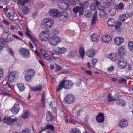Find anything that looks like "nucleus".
<instances>
[{
  "label": "nucleus",
  "instance_id": "7ed1b4c3",
  "mask_svg": "<svg viewBox=\"0 0 133 133\" xmlns=\"http://www.w3.org/2000/svg\"><path fill=\"white\" fill-rule=\"evenodd\" d=\"M70 3L69 0H66L63 2H59L58 5L59 7L61 9L68 10H69L68 5Z\"/></svg>",
  "mask_w": 133,
  "mask_h": 133
},
{
  "label": "nucleus",
  "instance_id": "4468645a",
  "mask_svg": "<svg viewBox=\"0 0 133 133\" xmlns=\"http://www.w3.org/2000/svg\"><path fill=\"white\" fill-rule=\"evenodd\" d=\"M131 15L129 13H127L125 14H122L120 15L119 19L122 22H124L128 18L130 17Z\"/></svg>",
  "mask_w": 133,
  "mask_h": 133
},
{
  "label": "nucleus",
  "instance_id": "aec40b11",
  "mask_svg": "<svg viewBox=\"0 0 133 133\" xmlns=\"http://www.w3.org/2000/svg\"><path fill=\"white\" fill-rule=\"evenodd\" d=\"M46 120L48 121H51L53 118H54V117L52 114L51 113L50 111H48L46 115Z\"/></svg>",
  "mask_w": 133,
  "mask_h": 133
},
{
  "label": "nucleus",
  "instance_id": "774afa93",
  "mask_svg": "<svg viewBox=\"0 0 133 133\" xmlns=\"http://www.w3.org/2000/svg\"><path fill=\"white\" fill-rule=\"evenodd\" d=\"M12 36L13 37H14V38H15L17 39H18L19 40H21L22 39L21 38L18 36H17L16 35H12Z\"/></svg>",
  "mask_w": 133,
  "mask_h": 133
},
{
  "label": "nucleus",
  "instance_id": "49530a36",
  "mask_svg": "<svg viewBox=\"0 0 133 133\" xmlns=\"http://www.w3.org/2000/svg\"><path fill=\"white\" fill-rule=\"evenodd\" d=\"M25 33L26 35L30 38V37H32V36H31L30 33V30L27 28L25 32Z\"/></svg>",
  "mask_w": 133,
  "mask_h": 133
},
{
  "label": "nucleus",
  "instance_id": "4d7b16f0",
  "mask_svg": "<svg viewBox=\"0 0 133 133\" xmlns=\"http://www.w3.org/2000/svg\"><path fill=\"white\" fill-rule=\"evenodd\" d=\"M7 51L8 53L12 56H14L12 50L11 48H9L7 49Z\"/></svg>",
  "mask_w": 133,
  "mask_h": 133
},
{
  "label": "nucleus",
  "instance_id": "e2e57ef3",
  "mask_svg": "<svg viewBox=\"0 0 133 133\" xmlns=\"http://www.w3.org/2000/svg\"><path fill=\"white\" fill-rule=\"evenodd\" d=\"M114 69V67L113 66H112L110 67H109L108 68V72H111L112 71L113 69Z\"/></svg>",
  "mask_w": 133,
  "mask_h": 133
},
{
  "label": "nucleus",
  "instance_id": "f3484780",
  "mask_svg": "<svg viewBox=\"0 0 133 133\" xmlns=\"http://www.w3.org/2000/svg\"><path fill=\"white\" fill-rule=\"evenodd\" d=\"M124 40L122 38L117 37L114 39L115 43L117 45H121L124 42Z\"/></svg>",
  "mask_w": 133,
  "mask_h": 133
},
{
  "label": "nucleus",
  "instance_id": "7c9ffc66",
  "mask_svg": "<svg viewBox=\"0 0 133 133\" xmlns=\"http://www.w3.org/2000/svg\"><path fill=\"white\" fill-rule=\"evenodd\" d=\"M65 117L66 118V119L65 120V122H69L70 123L74 124L75 123L74 121L70 118L69 117H68V116L66 113L64 115Z\"/></svg>",
  "mask_w": 133,
  "mask_h": 133
},
{
  "label": "nucleus",
  "instance_id": "69168bd1",
  "mask_svg": "<svg viewBox=\"0 0 133 133\" xmlns=\"http://www.w3.org/2000/svg\"><path fill=\"white\" fill-rule=\"evenodd\" d=\"M90 8L92 10H95L96 9V6L92 4L90 6Z\"/></svg>",
  "mask_w": 133,
  "mask_h": 133
},
{
  "label": "nucleus",
  "instance_id": "b1692460",
  "mask_svg": "<svg viewBox=\"0 0 133 133\" xmlns=\"http://www.w3.org/2000/svg\"><path fill=\"white\" fill-rule=\"evenodd\" d=\"M30 0H18L17 4L18 5H21L23 6L27 3H29Z\"/></svg>",
  "mask_w": 133,
  "mask_h": 133
},
{
  "label": "nucleus",
  "instance_id": "39448f33",
  "mask_svg": "<svg viewBox=\"0 0 133 133\" xmlns=\"http://www.w3.org/2000/svg\"><path fill=\"white\" fill-rule=\"evenodd\" d=\"M42 22L46 28L49 29L52 26L54 21L52 19L48 18L43 20Z\"/></svg>",
  "mask_w": 133,
  "mask_h": 133
},
{
  "label": "nucleus",
  "instance_id": "a19ab883",
  "mask_svg": "<svg viewBox=\"0 0 133 133\" xmlns=\"http://www.w3.org/2000/svg\"><path fill=\"white\" fill-rule=\"evenodd\" d=\"M91 39L92 41H96L97 40V36L96 34H92L91 35Z\"/></svg>",
  "mask_w": 133,
  "mask_h": 133
},
{
  "label": "nucleus",
  "instance_id": "0e129e2a",
  "mask_svg": "<svg viewBox=\"0 0 133 133\" xmlns=\"http://www.w3.org/2000/svg\"><path fill=\"white\" fill-rule=\"evenodd\" d=\"M83 9L82 7H81V9L79 11V15H83L84 12Z\"/></svg>",
  "mask_w": 133,
  "mask_h": 133
},
{
  "label": "nucleus",
  "instance_id": "79ce46f5",
  "mask_svg": "<svg viewBox=\"0 0 133 133\" xmlns=\"http://www.w3.org/2000/svg\"><path fill=\"white\" fill-rule=\"evenodd\" d=\"M115 27L116 29H118L122 25V23L119 22H117L115 24Z\"/></svg>",
  "mask_w": 133,
  "mask_h": 133
},
{
  "label": "nucleus",
  "instance_id": "6e6552de",
  "mask_svg": "<svg viewBox=\"0 0 133 133\" xmlns=\"http://www.w3.org/2000/svg\"><path fill=\"white\" fill-rule=\"evenodd\" d=\"M49 32L48 31H42L39 35V38L42 41L48 40Z\"/></svg>",
  "mask_w": 133,
  "mask_h": 133
},
{
  "label": "nucleus",
  "instance_id": "f257e3e1",
  "mask_svg": "<svg viewBox=\"0 0 133 133\" xmlns=\"http://www.w3.org/2000/svg\"><path fill=\"white\" fill-rule=\"evenodd\" d=\"M74 85V83L71 81L68 80H63L59 84L57 89V92L60 90L62 88L65 89L71 88Z\"/></svg>",
  "mask_w": 133,
  "mask_h": 133
},
{
  "label": "nucleus",
  "instance_id": "680f3d73",
  "mask_svg": "<svg viewBox=\"0 0 133 133\" xmlns=\"http://www.w3.org/2000/svg\"><path fill=\"white\" fill-rule=\"evenodd\" d=\"M61 69V67L57 65H56V68L55 69V71H59Z\"/></svg>",
  "mask_w": 133,
  "mask_h": 133
},
{
  "label": "nucleus",
  "instance_id": "bf43d9fd",
  "mask_svg": "<svg viewBox=\"0 0 133 133\" xmlns=\"http://www.w3.org/2000/svg\"><path fill=\"white\" fill-rule=\"evenodd\" d=\"M40 51L41 53V54L43 55V56H44L45 55H46V52L43 49H40Z\"/></svg>",
  "mask_w": 133,
  "mask_h": 133
},
{
  "label": "nucleus",
  "instance_id": "ea45409f",
  "mask_svg": "<svg viewBox=\"0 0 133 133\" xmlns=\"http://www.w3.org/2000/svg\"><path fill=\"white\" fill-rule=\"evenodd\" d=\"M128 46L130 50L133 52V42H129L128 43Z\"/></svg>",
  "mask_w": 133,
  "mask_h": 133
},
{
  "label": "nucleus",
  "instance_id": "9b49d317",
  "mask_svg": "<svg viewBox=\"0 0 133 133\" xmlns=\"http://www.w3.org/2000/svg\"><path fill=\"white\" fill-rule=\"evenodd\" d=\"M118 63L119 66L120 68L124 69L127 66V61L126 59L122 58H120L118 61Z\"/></svg>",
  "mask_w": 133,
  "mask_h": 133
},
{
  "label": "nucleus",
  "instance_id": "a211bd4d",
  "mask_svg": "<svg viewBox=\"0 0 133 133\" xmlns=\"http://www.w3.org/2000/svg\"><path fill=\"white\" fill-rule=\"evenodd\" d=\"M118 51L121 57L123 56L126 52L125 48L123 46H121L118 49Z\"/></svg>",
  "mask_w": 133,
  "mask_h": 133
},
{
  "label": "nucleus",
  "instance_id": "a18cd8bd",
  "mask_svg": "<svg viewBox=\"0 0 133 133\" xmlns=\"http://www.w3.org/2000/svg\"><path fill=\"white\" fill-rule=\"evenodd\" d=\"M81 9V6H78L74 8L73 10L74 12L75 13H77Z\"/></svg>",
  "mask_w": 133,
  "mask_h": 133
},
{
  "label": "nucleus",
  "instance_id": "a878e982",
  "mask_svg": "<svg viewBox=\"0 0 133 133\" xmlns=\"http://www.w3.org/2000/svg\"><path fill=\"white\" fill-rule=\"evenodd\" d=\"M97 11H96L94 13V15L93 16L92 18V25L95 24L96 23V21L98 19V17L97 16Z\"/></svg>",
  "mask_w": 133,
  "mask_h": 133
},
{
  "label": "nucleus",
  "instance_id": "603ef678",
  "mask_svg": "<svg viewBox=\"0 0 133 133\" xmlns=\"http://www.w3.org/2000/svg\"><path fill=\"white\" fill-rule=\"evenodd\" d=\"M5 41H6V43L12 41L11 38L10 34H9L8 35Z\"/></svg>",
  "mask_w": 133,
  "mask_h": 133
},
{
  "label": "nucleus",
  "instance_id": "9d476101",
  "mask_svg": "<svg viewBox=\"0 0 133 133\" xmlns=\"http://www.w3.org/2000/svg\"><path fill=\"white\" fill-rule=\"evenodd\" d=\"M21 102L19 101L16 102L12 108L11 111L14 114H16L20 110L19 103Z\"/></svg>",
  "mask_w": 133,
  "mask_h": 133
},
{
  "label": "nucleus",
  "instance_id": "58836bf2",
  "mask_svg": "<svg viewBox=\"0 0 133 133\" xmlns=\"http://www.w3.org/2000/svg\"><path fill=\"white\" fill-rule=\"evenodd\" d=\"M29 116V112L28 111H25L22 114L21 116L22 118L25 119L27 118Z\"/></svg>",
  "mask_w": 133,
  "mask_h": 133
},
{
  "label": "nucleus",
  "instance_id": "4be33fe9",
  "mask_svg": "<svg viewBox=\"0 0 133 133\" xmlns=\"http://www.w3.org/2000/svg\"><path fill=\"white\" fill-rule=\"evenodd\" d=\"M128 124V122L126 120L123 119L120 121L119 125V126L122 128H124L126 127Z\"/></svg>",
  "mask_w": 133,
  "mask_h": 133
},
{
  "label": "nucleus",
  "instance_id": "3c124183",
  "mask_svg": "<svg viewBox=\"0 0 133 133\" xmlns=\"http://www.w3.org/2000/svg\"><path fill=\"white\" fill-rule=\"evenodd\" d=\"M59 15L60 16H65L68 17V13L66 12H65L64 11H63L62 12H61V13H60L59 12V14L58 15V16Z\"/></svg>",
  "mask_w": 133,
  "mask_h": 133
},
{
  "label": "nucleus",
  "instance_id": "c85d7f7f",
  "mask_svg": "<svg viewBox=\"0 0 133 133\" xmlns=\"http://www.w3.org/2000/svg\"><path fill=\"white\" fill-rule=\"evenodd\" d=\"M22 11L24 14H26L29 12L30 9L28 7L24 6L22 8Z\"/></svg>",
  "mask_w": 133,
  "mask_h": 133
},
{
  "label": "nucleus",
  "instance_id": "1a4fd4ad",
  "mask_svg": "<svg viewBox=\"0 0 133 133\" xmlns=\"http://www.w3.org/2000/svg\"><path fill=\"white\" fill-rule=\"evenodd\" d=\"M8 75V80L9 82H12L18 76V72L16 71H13L10 72Z\"/></svg>",
  "mask_w": 133,
  "mask_h": 133
},
{
  "label": "nucleus",
  "instance_id": "0eeeda50",
  "mask_svg": "<svg viewBox=\"0 0 133 133\" xmlns=\"http://www.w3.org/2000/svg\"><path fill=\"white\" fill-rule=\"evenodd\" d=\"M19 52L24 58H28L30 57L29 50L24 48L20 49Z\"/></svg>",
  "mask_w": 133,
  "mask_h": 133
},
{
  "label": "nucleus",
  "instance_id": "dca6fc26",
  "mask_svg": "<svg viewBox=\"0 0 133 133\" xmlns=\"http://www.w3.org/2000/svg\"><path fill=\"white\" fill-rule=\"evenodd\" d=\"M56 51L58 53L61 54L65 53L66 51V49L64 47L61 48L59 47H56L55 48Z\"/></svg>",
  "mask_w": 133,
  "mask_h": 133
},
{
  "label": "nucleus",
  "instance_id": "f8f14e48",
  "mask_svg": "<svg viewBox=\"0 0 133 133\" xmlns=\"http://www.w3.org/2000/svg\"><path fill=\"white\" fill-rule=\"evenodd\" d=\"M49 15L54 18L58 16L59 12L58 10L55 9H51L49 11Z\"/></svg>",
  "mask_w": 133,
  "mask_h": 133
},
{
  "label": "nucleus",
  "instance_id": "72a5a7b5",
  "mask_svg": "<svg viewBox=\"0 0 133 133\" xmlns=\"http://www.w3.org/2000/svg\"><path fill=\"white\" fill-rule=\"evenodd\" d=\"M17 86L20 91L22 92L24 91L25 89V87L22 83H18L17 84Z\"/></svg>",
  "mask_w": 133,
  "mask_h": 133
},
{
  "label": "nucleus",
  "instance_id": "5701e85b",
  "mask_svg": "<svg viewBox=\"0 0 133 133\" xmlns=\"http://www.w3.org/2000/svg\"><path fill=\"white\" fill-rule=\"evenodd\" d=\"M49 129L50 130V131H54L55 128L54 126L51 125H48L45 126L44 128H42L41 130V131H42L45 130V129Z\"/></svg>",
  "mask_w": 133,
  "mask_h": 133
},
{
  "label": "nucleus",
  "instance_id": "5fc2aeb1",
  "mask_svg": "<svg viewBox=\"0 0 133 133\" xmlns=\"http://www.w3.org/2000/svg\"><path fill=\"white\" fill-rule=\"evenodd\" d=\"M22 133H30V131L28 128L25 129L22 131Z\"/></svg>",
  "mask_w": 133,
  "mask_h": 133
},
{
  "label": "nucleus",
  "instance_id": "ddd939ff",
  "mask_svg": "<svg viewBox=\"0 0 133 133\" xmlns=\"http://www.w3.org/2000/svg\"><path fill=\"white\" fill-rule=\"evenodd\" d=\"M102 41L104 42L109 43L112 40V37L110 35H104L102 36Z\"/></svg>",
  "mask_w": 133,
  "mask_h": 133
},
{
  "label": "nucleus",
  "instance_id": "c756f323",
  "mask_svg": "<svg viewBox=\"0 0 133 133\" xmlns=\"http://www.w3.org/2000/svg\"><path fill=\"white\" fill-rule=\"evenodd\" d=\"M108 102H112L115 101L116 99L114 97H112L111 94L110 93L108 94L107 96Z\"/></svg>",
  "mask_w": 133,
  "mask_h": 133
},
{
  "label": "nucleus",
  "instance_id": "37998d69",
  "mask_svg": "<svg viewBox=\"0 0 133 133\" xmlns=\"http://www.w3.org/2000/svg\"><path fill=\"white\" fill-rule=\"evenodd\" d=\"M92 15V13L90 11H86L85 12V16L87 17H90Z\"/></svg>",
  "mask_w": 133,
  "mask_h": 133
},
{
  "label": "nucleus",
  "instance_id": "338daca9",
  "mask_svg": "<svg viewBox=\"0 0 133 133\" xmlns=\"http://www.w3.org/2000/svg\"><path fill=\"white\" fill-rule=\"evenodd\" d=\"M5 87H9L11 89V86L10 84L8 83H7L6 84H5L3 86V87L4 88H5Z\"/></svg>",
  "mask_w": 133,
  "mask_h": 133
},
{
  "label": "nucleus",
  "instance_id": "20e7f679",
  "mask_svg": "<svg viewBox=\"0 0 133 133\" xmlns=\"http://www.w3.org/2000/svg\"><path fill=\"white\" fill-rule=\"evenodd\" d=\"M61 41V39L58 36H55L52 37H49L48 42L52 46L56 45Z\"/></svg>",
  "mask_w": 133,
  "mask_h": 133
},
{
  "label": "nucleus",
  "instance_id": "423d86ee",
  "mask_svg": "<svg viewBox=\"0 0 133 133\" xmlns=\"http://www.w3.org/2000/svg\"><path fill=\"white\" fill-rule=\"evenodd\" d=\"M64 101L68 104L72 103L75 101V96L71 94L67 95L64 98Z\"/></svg>",
  "mask_w": 133,
  "mask_h": 133
},
{
  "label": "nucleus",
  "instance_id": "09e8293b",
  "mask_svg": "<svg viewBox=\"0 0 133 133\" xmlns=\"http://www.w3.org/2000/svg\"><path fill=\"white\" fill-rule=\"evenodd\" d=\"M110 14L111 15H114L116 13V10L114 9H111L109 11Z\"/></svg>",
  "mask_w": 133,
  "mask_h": 133
},
{
  "label": "nucleus",
  "instance_id": "393cba45",
  "mask_svg": "<svg viewBox=\"0 0 133 133\" xmlns=\"http://www.w3.org/2000/svg\"><path fill=\"white\" fill-rule=\"evenodd\" d=\"M95 52V51L94 49H91L89 50L86 53L87 56L90 58H92Z\"/></svg>",
  "mask_w": 133,
  "mask_h": 133
},
{
  "label": "nucleus",
  "instance_id": "f03ea898",
  "mask_svg": "<svg viewBox=\"0 0 133 133\" xmlns=\"http://www.w3.org/2000/svg\"><path fill=\"white\" fill-rule=\"evenodd\" d=\"M3 121L4 122L10 125H11L14 123L15 125L18 126L19 125L18 123L16 122L17 119L16 117L14 116H12L10 117L5 116L3 119Z\"/></svg>",
  "mask_w": 133,
  "mask_h": 133
},
{
  "label": "nucleus",
  "instance_id": "bb28decb",
  "mask_svg": "<svg viewBox=\"0 0 133 133\" xmlns=\"http://www.w3.org/2000/svg\"><path fill=\"white\" fill-rule=\"evenodd\" d=\"M25 73L26 75H29L32 77L35 74V71L32 69H30L26 70Z\"/></svg>",
  "mask_w": 133,
  "mask_h": 133
},
{
  "label": "nucleus",
  "instance_id": "f704fd0d",
  "mask_svg": "<svg viewBox=\"0 0 133 133\" xmlns=\"http://www.w3.org/2000/svg\"><path fill=\"white\" fill-rule=\"evenodd\" d=\"M126 103L124 100L122 99H119L116 101V104L119 105H124Z\"/></svg>",
  "mask_w": 133,
  "mask_h": 133
},
{
  "label": "nucleus",
  "instance_id": "4c0bfd02",
  "mask_svg": "<svg viewBox=\"0 0 133 133\" xmlns=\"http://www.w3.org/2000/svg\"><path fill=\"white\" fill-rule=\"evenodd\" d=\"M42 86L41 85L36 87L32 88H31V89L33 91H36L41 90L42 88Z\"/></svg>",
  "mask_w": 133,
  "mask_h": 133
},
{
  "label": "nucleus",
  "instance_id": "6ab92c4d",
  "mask_svg": "<svg viewBox=\"0 0 133 133\" xmlns=\"http://www.w3.org/2000/svg\"><path fill=\"white\" fill-rule=\"evenodd\" d=\"M97 60L95 58H93L91 61V65L90 64V63H88L87 65V67L91 69V67H95V64L97 62Z\"/></svg>",
  "mask_w": 133,
  "mask_h": 133
},
{
  "label": "nucleus",
  "instance_id": "c03bdc74",
  "mask_svg": "<svg viewBox=\"0 0 133 133\" xmlns=\"http://www.w3.org/2000/svg\"><path fill=\"white\" fill-rule=\"evenodd\" d=\"M58 17V19L59 20L61 21H63L66 19L68 17L59 15Z\"/></svg>",
  "mask_w": 133,
  "mask_h": 133
},
{
  "label": "nucleus",
  "instance_id": "8fccbe9b",
  "mask_svg": "<svg viewBox=\"0 0 133 133\" xmlns=\"http://www.w3.org/2000/svg\"><path fill=\"white\" fill-rule=\"evenodd\" d=\"M70 133H81L80 131L76 128L72 129L70 132Z\"/></svg>",
  "mask_w": 133,
  "mask_h": 133
},
{
  "label": "nucleus",
  "instance_id": "cd10ccee",
  "mask_svg": "<svg viewBox=\"0 0 133 133\" xmlns=\"http://www.w3.org/2000/svg\"><path fill=\"white\" fill-rule=\"evenodd\" d=\"M99 17L105 19L107 17L108 14L105 12L101 11L99 13Z\"/></svg>",
  "mask_w": 133,
  "mask_h": 133
},
{
  "label": "nucleus",
  "instance_id": "13d9d810",
  "mask_svg": "<svg viewBox=\"0 0 133 133\" xmlns=\"http://www.w3.org/2000/svg\"><path fill=\"white\" fill-rule=\"evenodd\" d=\"M6 42V41L5 40L4 38H0V45L1 44L3 45L4 44V42Z\"/></svg>",
  "mask_w": 133,
  "mask_h": 133
},
{
  "label": "nucleus",
  "instance_id": "c9c22d12",
  "mask_svg": "<svg viewBox=\"0 0 133 133\" xmlns=\"http://www.w3.org/2000/svg\"><path fill=\"white\" fill-rule=\"evenodd\" d=\"M81 7H82L83 8H86L88 7L89 5V2L88 1H86L84 2L83 4L82 3H80L79 4Z\"/></svg>",
  "mask_w": 133,
  "mask_h": 133
},
{
  "label": "nucleus",
  "instance_id": "2f4dec72",
  "mask_svg": "<svg viewBox=\"0 0 133 133\" xmlns=\"http://www.w3.org/2000/svg\"><path fill=\"white\" fill-rule=\"evenodd\" d=\"M107 57L111 59L113 61H114L117 58V57L116 55H114L113 54H109L107 55Z\"/></svg>",
  "mask_w": 133,
  "mask_h": 133
},
{
  "label": "nucleus",
  "instance_id": "412c9836",
  "mask_svg": "<svg viewBox=\"0 0 133 133\" xmlns=\"http://www.w3.org/2000/svg\"><path fill=\"white\" fill-rule=\"evenodd\" d=\"M115 24V21L113 18H110L107 21V24L109 26L112 27Z\"/></svg>",
  "mask_w": 133,
  "mask_h": 133
},
{
  "label": "nucleus",
  "instance_id": "6e6d98bb",
  "mask_svg": "<svg viewBox=\"0 0 133 133\" xmlns=\"http://www.w3.org/2000/svg\"><path fill=\"white\" fill-rule=\"evenodd\" d=\"M25 77V80L28 81H30L31 79V77L30 76L28 75H26Z\"/></svg>",
  "mask_w": 133,
  "mask_h": 133
},
{
  "label": "nucleus",
  "instance_id": "de8ad7c7",
  "mask_svg": "<svg viewBox=\"0 0 133 133\" xmlns=\"http://www.w3.org/2000/svg\"><path fill=\"white\" fill-rule=\"evenodd\" d=\"M34 43L35 45H37V39L33 36L30 37V38Z\"/></svg>",
  "mask_w": 133,
  "mask_h": 133
},
{
  "label": "nucleus",
  "instance_id": "473e14b6",
  "mask_svg": "<svg viewBox=\"0 0 133 133\" xmlns=\"http://www.w3.org/2000/svg\"><path fill=\"white\" fill-rule=\"evenodd\" d=\"M124 7V5L123 3L122 2H120L118 5L116 6L115 7V9H119L122 10Z\"/></svg>",
  "mask_w": 133,
  "mask_h": 133
},
{
  "label": "nucleus",
  "instance_id": "864d4df0",
  "mask_svg": "<svg viewBox=\"0 0 133 133\" xmlns=\"http://www.w3.org/2000/svg\"><path fill=\"white\" fill-rule=\"evenodd\" d=\"M99 10L101 11L105 12V11L106 10V8L104 6H103L101 5H99Z\"/></svg>",
  "mask_w": 133,
  "mask_h": 133
},
{
  "label": "nucleus",
  "instance_id": "e433bc0d",
  "mask_svg": "<svg viewBox=\"0 0 133 133\" xmlns=\"http://www.w3.org/2000/svg\"><path fill=\"white\" fill-rule=\"evenodd\" d=\"M79 51L81 57L82 58H84L85 55V51L84 48H80Z\"/></svg>",
  "mask_w": 133,
  "mask_h": 133
},
{
  "label": "nucleus",
  "instance_id": "2eb2a0df",
  "mask_svg": "<svg viewBox=\"0 0 133 133\" xmlns=\"http://www.w3.org/2000/svg\"><path fill=\"white\" fill-rule=\"evenodd\" d=\"M97 121L99 122L102 123L104 120V114L102 113H100L96 117Z\"/></svg>",
  "mask_w": 133,
  "mask_h": 133
},
{
  "label": "nucleus",
  "instance_id": "052dcab7",
  "mask_svg": "<svg viewBox=\"0 0 133 133\" xmlns=\"http://www.w3.org/2000/svg\"><path fill=\"white\" fill-rule=\"evenodd\" d=\"M126 79L124 78H122L121 79V80L119 81H118V83H125V82H126Z\"/></svg>",
  "mask_w": 133,
  "mask_h": 133
}]
</instances>
